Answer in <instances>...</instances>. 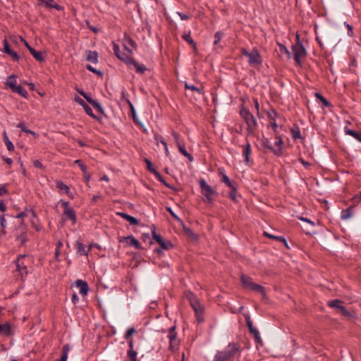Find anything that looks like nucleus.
I'll return each mask as SVG.
<instances>
[{
  "instance_id": "1",
  "label": "nucleus",
  "mask_w": 361,
  "mask_h": 361,
  "mask_svg": "<svg viewBox=\"0 0 361 361\" xmlns=\"http://www.w3.org/2000/svg\"><path fill=\"white\" fill-rule=\"evenodd\" d=\"M239 350L237 344L231 343L224 350L215 354L213 361H231Z\"/></svg>"
},
{
  "instance_id": "2",
  "label": "nucleus",
  "mask_w": 361,
  "mask_h": 361,
  "mask_svg": "<svg viewBox=\"0 0 361 361\" xmlns=\"http://www.w3.org/2000/svg\"><path fill=\"white\" fill-rule=\"evenodd\" d=\"M200 187L204 197V201L209 204L213 203L214 196L217 195V192L207 184L204 179L200 180Z\"/></svg>"
},
{
  "instance_id": "3",
  "label": "nucleus",
  "mask_w": 361,
  "mask_h": 361,
  "mask_svg": "<svg viewBox=\"0 0 361 361\" xmlns=\"http://www.w3.org/2000/svg\"><path fill=\"white\" fill-rule=\"evenodd\" d=\"M297 42L292 46V50L294 55V60L295 63L298 66L301 64V59L305 57L307 51L300 41L299 35H296Z\"/></svg>"
},
{
  "instance_id": "4",
  "label": "nucleus",
  "mask_w": 361,
  "mask_h": 361,
  "mask_svg": "<svg viewBox=\"0 0 361 361\" xmlns=\"http://www.w3.org/2000/svg\"><path fill=\"white\" fill-rule=\"evenodd\" d=\"M188 299L190 301V303L193 308L194 311L197 314H201L203 312V307L202 305L199 302L198 300L195 297V295H193L192 293H189L188 295Z\"/></svg>"
},
{
  "instance_id": "5",
  "label": "nucleus",
  "mask_w": 361,
  "mask_h": 361,
  "mask_svg": "<svg viewBox=\"0 0 361 361\" xmlns=\"http://www.w3.org/2000/svg\"><path fill=\"white\" fill-rule=\"evenodd\" d=\"M328 304L331 307L339 310L343 315H350V312L341 305V300L338 299L330 300L328 302Z\"/></svg>"
},
{
  "instance_id": "6",
  "label": "nucleus",
  "mask_w": 361,
  "mask_h": 361,
  "mask_svg": "<svg viewBox=\"0 0 361 361\" xmlns=\"http://www.w3.org/2000/svg\"><path fill=\"white\" fill-rule=\"evenodd\" d=\"M113 50L114 54L121 61L127 63L130 60V56L126 54L125 52L121 51L118 45L114 42L113 43Z\"/></svg>"
},
{
  "instance_id": "7",
  "label": "nucleus",
  "mask_w": 361,
  "mask_h": 361,
  "mask_svg": "<svg viewBox=\"0 0 361 361\" xmlns=\"http://www.w3.org/2000/svg\"><path fill=\"white\" fill-rule=\"evenodd\" d=\"M3 44H4V51L8 55H9L13 61H18L19 59H20V56L19 55L14 51H13L11 48H10V46H9V44L7 41V39H4L3 41Z\"/></svg>"
},
{
  "instance_id": "8",
  "label": "nucleus",
  "mask_w": 361,
  "mask_h": 361,
  "mask_svg": "<svg viewBox=\"0 0 361 361\" xmlns=\"http://www.w3.org/2000/svg\"><path fill=\"white\" fill-rule=\"evenodd\" d=\"M248 63L250 65H257L262 63L261 56L259 51L256 49H253L250 52V55L248 56Z\"/></svg>"
},
{
  "instance_id": "9",
  "label": "nucleus",
  "mask_w": 361,
  "mask_h": 361,
  "mask_svg": "<svg viewBox=\"0 0 361 361\" xmlns=\"http://www.w3.org/2000/svg\"><path fill=\"white\" fill-rule=\"evenodd\" d=\"M247 325L251 334H253L257 343H261L262 338L260 337L259 331L255 329L250 318L247 319Z\"/></svg>"
},
{
  "instance_id": "10",
  "label": "nucleus",
  "mask_w": 361,
  "mask_h": 361,
  "mask_svg": "<svg viewBox=\"0 0 361 361\" xmlns=\"http://www.w3.org/2000/svg\"><path fill=\"white\" fill-rule=\"evenodd\" d=\"M283 142V140L281 137L277 136L276 137V140L274 142V147L272 146L271 148V151L274 152V154L277 156H280L281 154Z\"/></svg>"
},
{
  "instance_id": "11",
  "label": "nucleus",
  "mask_w": 361,
  "mask_h": 361,
  "mask_svg": "<svg viewBox=\"0 0 361 361\" xmlns=\"http://www.w3.org/2000/svg\"><path fill=\"white\" fill-rule=\"evenodd\" d=\"M126 64H128V66H133L135 68L136 72L138 73H144L145 71L147 70V68L145 65L138 63L132 57L130 58V60L128 61Z\"/></svg>"
},
{
  "instance_id": "12",
  "label": "nucleus",
  "mask_w": 361,
  "mask_h": 361,
  "mask_svg": "<svg viewBox=\"0 0 361 361\" xmlns=\"http://www.w3.org/2000/svg\"><path fill=\"white\" fill-rule=\"evenodd\" d=\"M167 337L169 339L171 348H173V344L177 345V334L176 333V326H171L169 329Z\"/></svg>"
},
{
  "instance_id": "13",
  "label": "nucleus",
  "mask_w": 361,
  "mask_h": 361,
  "mask_svg": "<svg viewBox=\"0 0 361 361\" xmlns=\"http://www.w3.org/2000/svg\"><path fill=\"white\" fill-rule=\"evenodd\" d=\"M75 284H76V286L78 288H79V293L82 295H87V292H88V285L87 283V282L81 280V279H78L75 282Z\"/></svg>"
},
{
  "instance_id": "14",
  "label": "nucleus",
  "mask_w": 361,
  "mask_h": 361,
  "mask_svg": "<svg viewBox=\"0 0 361 361\" xmlns=\"http://www.w3.org/2000/svg\"><path fill=\"white\" fill-rule=\"evenodd\" d=\"M245 119L250 129H253L257 126V119L253 114H244Z\"/></svg>"
},
{
  "instance_id": "15",
  "label": "nucleus",
  "mask_w": 361,
  "mask_h": 361,
  "mask_svg": "<svg viewBox=\"0 0 361 361\" xmlns=\"http://www.w3.org/2000/svg\"><path fill=\"white\" fill-rule=\"evenodd\" d=\"M23 257V256L19 257L16 261V269L21 275H23L24 273H27V267L22 262Z\"/></svg>"
},
{
  "instance_id": "16",
  "label": "nucleus",
  "mask_w": 361,
  "mask_h": 361,
  "mask_svg": "<svg viewBox=\"0 0 361 361\" xmlns=\"http://www.w3.org/2000/svg\"><path fill=\"white\" fill-rule=\"evenodd\" d=\"M123 42H124V47L125 48L130 52V53H132V51L129 49L127 48V46L129 45L131 47L133 48H135L136 47V43L129 36V35H127L126 34L124 36V38H123Z\"/></svg>"
},
{
  "instance_id": "17",
  "label": "nucleus",
  "mask_w": 361,
  "mask_h": 361,
  "mask_svg": "<svg viewBox=\"0 0 361 361\" xmlns=\"http://www.w3.org/2000/svg\"><path fill=\"white\" fill-rule=\"evenodd\" d=\"M240 279L241 283L245 288L250 289L252 285L254 284V282L252 281V279L245 274L241 275Z\"/></svg>"
},
{
  "instance_id": "18",
  "label": "nucleus",
  "mask_w": 361,
  "mask_h": 361,
  "mask_svg": "<svg viewBox=\"0 0 361 361\" xmlns=\"http://www.w3.org/2000/svg\"><path fill=\"white\" fill-rule=\"evenodd\" d=\"M86 59L88 61L96 63L98 61V54L96 51H87Z\"/></svg>"
},
{
  "instance_id": "19",
  "label": "nucleus",
  "mask_w": 361,
  "mask_h": 361,
  "mask_svg": "<svg viewBox=\"0 0 361 361\" xmlns=\"http://www.w3.org/2000/svg\"><path fill=\"white\" fill-rule=\"evenodd\" d=\"M118 215L122 216L124 219L128 221L131 225L135 226L138 224V220L129 214L123 212H118Z\"/></svg>"
},
{
  "instance_id": "20",
  "label": "nucleus",
  "mask_w": 361,
  "mask_h": 361,
  "mask_svg": "<svg viewBox=\"0 0 361 361\" xmlns=\"http://www.w3.org/2000/svg\"><path fill=\"white\" fill-rule=\"evenodd\" d=\"M126 241L128 245L133 246L135 248L140 247V243L139 241L133 235H129L126 238Z\"/></svg>"
},
{
  "instance_id": "21",
  "label": "nucleus",
  "mask_w": 361,
  "mask_h": 361,
  "mask_svg": "<svg viewBox=\"0 0 361 361\" xmlns=\"http://www.w3.org/2000/svg\"><path fill=\"white\" fill-rule=\"evenodd\" d=\"M251 153V146L249 142L243 147V155L245 157V161L248 164L250 161V154Z\"/></svg>"
},
{
  "instance_id": "22",
  "label": "nucleus",
  "mask_w": 361,
  "mask_h": 361,
  "mask_svg": "<svg viewBox=\"0 0 361 361\" xmlns=\"http://www.w3.org/2000/svg\"><path fill=\"white\" fill-rule=\"evenodd\" d=\"M6 85L11 90H14L16 85V77L15 75H9L6 82Z\"/></svg>"
},
{
  "instance_id": "23",
  "label": "nucleus",
  "mask_w": 361,
  "mask_h": 361,
  "mask_svg": "<svg viewBox=\"0 0 361 361\" xmlns=\"http://www.w3.org/2000/svg\"><path fill=\"white\" fill-rule=\"evenodd\" d=\"M39 2L43 4L48 8H55L57 11H62L63 8L57 4H51L46 0H37Z\"/></svg>"
},
{
  "instance_id": "24",
  "label": "nucleus",
  "mask_w": 361,
  "mask_h": 361,
  "mask_svg": "<svg viewBox=\"0 0 361 361\" xmlns=\"http://www.w3.org/2000/svg\"><path fill=\"white\" fill-rule=\"evenodd\" d=\"M69 351L70 345L68 344L64 345L62 348V354L61 358L56 360V361H67Z\"/></svg>"
},
{
  "instance_id": "25",
  "label": "nucleus",
  "mask_w": 361,
  "mask_h": 361,
  "mask_svg": "<svg viewBox=\"0 0 361 361\" xmlns=\"http://www.w3.org/2000/svg\"><path fill=\"white\" fill-rule=\"evenodd\" d=\"M11 329L8 323L0 324V334L9 336L11 334Z\"/></svg>"
},
{
  "instance_id": "26",
  "label": "nucleus",
  "mask_w": 361,
  "mask_h": 361,
  "mask_svg": "<svg viewBox=\"0 0 361 361\" xmlns=\"http://www.w3.org/2000/svg\"><path fill=\"white\" fill-rule=\"evenodd\" d=\"M32 56L38 61L42 62L44 61V57L42 51H36L35 49H30V52Z\"/></svg>"
},
{
  "instance_id": "27",
  "label": "nucleus",
  "mask_w": 361,
  "mask_h": 361,
  "mask_svg": "<svg viewBox=\"0 0 361 361\" xmlns=\"http://www.w3.org/2000/svg\"><path fill=\"white\" fill-rule=\"evenodd\" d=\"M221 174H222L221 181L223 183H224L231 189H234V187L236 186L235 184L230 180V178H228V176L227 175H226L223 172H221Z\"/></svg>"
},
{
  "instance_id": "28",
  "label": "nucleus",
  "mask_w": 361,
  "mask_h": 361,
  "mask_svg": "<svg viewBox=\"0 0 361 361\" xmlns=\"http://www.w3.org/2000/svg\"><path fill=\"white\" fill-rule=\"evenodd\" d=\"M13 92L18 93L19 95L27 97L28 95V93L27 90L23 88L21 85H16L14 90H12Z\"/></svg>"
},
{
  "instance_id": "29",
  "label": "nucleus",
  "mask_w": 361,
  "mask_h": 361,
  "mask_svg": "<svg viewBox=\"0 0 361 361\" xmlns=\"http://www.w3.org/2000/svg\"><path fill=\"white\" fill-rule=\"evenodd\" d=\"M63 214L67 216V218L70 219L73 221V223H75L76 220V214L75 211L72 208L66 209V210L63 211Z\"/></svg>"
},
{
  "instance_id": "30",
  "label": "nucleus",
  "mask_w": 361,
  "mask_h": 361,
  "mask_svg": "<svg viewBox=\"0 0 361 361\" xmlns=\"http://www.w3.org/2000/svg\"><path fill=\"white\" fill-rule=\"evenodd\" d=\"M315 97H317L318 102H319V104H321L322 106H330V103L329 102V101L325 97H324L321 94L316 92Z\"/></svg>"
},
{
  "instance_id": "31",
  "label": "nucleus",
  "mask_w": 361,
  "mask_h": 361,
  "mask_svg": "<svg viewBox=\"0 0 361 361\" xmlns=\"http://www.w3.org/2000/svg\"><path fill=\"white\" fill-rule=\"evenodd\" d=\"M4 141L8 151H13L14 149V145L8 139L6 131H4Z\"/></svg>"
},
{
  "instance_id": "32",
  "label": "nucleus",
  "mask_w": 361,
  "mask_h": 361,
  "mask_svg": "<svg viewBox=\"0 0 361 361\" xmlns=\"http://www.w3.org/2000/svg\"><path fill=\"white\" fill-rule=\"evenodd\" d=\"M77 253L79 255H87L84 245L80 242L76 243Z\"/></svg>"
},
{
  "instance_id": "33",
  "label": "nucleus",
  "mask_w": 361,
  "mask_h": 361,
  "mask_svg": "<svg viewBox=\"0 0 361 361\" xmlns=\"http://www.w3.org/2000/svg\"><path fill=\"white\" fill-rule=\"evenodd\" d=\"M57 188H59L61 190H63L67 195L70 192V189L68 186L63 183L62 181L58 180L56 183Z\"/></svg>"
},
{
  "instance_id": "34",
  "label": "nucleus",
  "mask_w": 361,
  "mask_h": 361,
  "mask_svg": "<svg viewBox=\"0 0 361 361\" xmlns=\"http://www.w3.org/2000/svg\"><path fill=\"white\" fill-rule=\"evenodd\" d=\"M250 289L259 293L262 296H265V288L261 285L254 283Z\"/></svg>"
},
{
  "instance_id": "35",
  "label": "nucleus",
  "mask_w": 361,
  "mask_h": 361,
  "mask_svg": "<svg viewBox=\"0 0 361 361\" xmlns=\"http://www.w3.org/2000/svg\"><path fill=\"white\" fill-rule=\"evenodd\" d=\"M178 149H179V152L183 154L184 155L185 157H186L187 158H188L190 161H192V157L187 152L185 147L182 145V143H178Z\"/></svg>"
},
{
  "instance_id": "36",
  "label": "nucleus",
  "mask_w": 361,
  "mask_h": 361,
  "mask_svg": "<svg viewBox=\"0 0 361 361\" xmlns=\"http://www.w3.org/2000/svg\"><path fill=\"white\" fill-rule=\"evenodd\" d=\"M132 116L133 121L140 126L141 129L143 130L144 133L148 134L147 129L145 128L143 123L139 120L137 114H132Z\"/></svg>"
},
{
  "instance_id": "37",
  "label": "nucleus",
  "mask_w": 361,
  "mask_h": 361,
  "mask_svg": "<svg viewBox=\"0 0 361 361\" xmlns=\"http://www.w3.org/2000/svg\"><path fill=\"white\" fill-rule=\"evenodd\" d=\"M291 136L294 140L301 138V133L298 127L295 126L290 130Z\"/></svg>"
},
{
  "instance_id": "38",
  "label": "nucleus",
  "mask_w": 361,
  "mask_h": 361,
  "mask_svg": "<svg viewBox=\"0 0 361 361\" xmlns=\"http://www.w3.org/2000/svg\"><path fill=\"white\" fill-rule=\"evenodd\" d=\"M345 134L353 136L354 138H355L357 140L360 139V134L351 129L348 128L347 127L344 129Z\"/></svg>"
},
{
  "instance_id": "39",
  "label": "nucleus",
  "mask_w": 361,
  "mask_h": 361,
  "mask_svg": "<svg viewBox=\"0 0 361 361\" xmlns=\"http://www.w3.org/2000/svg\"><path fill=\"white\" fill-rule=\"evenodd\" d=\"M352 216L350 208H348L346 209L342 210L341 212V219L343 220H347Z\"/></svg>"
},
{
  "instance_id": "40",
  "label": "nucleus",
  "mask_w": 361,
  "mask_h": 361,
  "mask_svg": "<svg viewBox=\"0 0 361 361\" xmlns=\"http://www.w3.org/2000/svg\"><path fill=\"white\" fill-rule=\"evenodd\" d=\"M279 47L280 52L282 54H286L288 56V58L290 59V52L287 49V47L282 44H279Z\"/></svg>"
},
{
  "instance_id": "41",
  "label": "nucleus",
  "mask_w": 361,
  "mask_h": 361,
  "mask_svg": "<svg viewBox=\"0 0 361 361\" xmlns=\"http://www.w3.org/2000/svg\"><path fill=\"white\" fill-rule=\"evenodd\" d=\"M183 39L188 42L190 44H191L194 48H195L196 47V44L195 42H194V40L192 39L191 36H190V33H188V34H184L183 36Z\"/></svg>"
},
{
  "instance_id": "42",
  "label": "nucleus",
  "mask_w": 361,
  "mask_h": 361,
  "mask_svg": "<svg viewBox=\"0 0 361 361\" xmlns=\"http://www.w3.org/2000/svg\"><path fill=\"white\" fill-rule=\"evenodd\" d=\"M95 120L98 121L100 123H102L104 119L106 118V114H89Z\"/></svg>"
},
{
  "instance_id": "43",
  "label": "nucleus",
  "mask_w": 361,
  "mask_h": 361,
  "mask_svg": "<svg viewBox=\"0 0 361 361\" xmlns=\"http://www.w3.org/2000/svg\"><path fill=\"white\" fill-rule=\"evenodd\" d=\"M146 164H147V169L152 172L153 174H154L157 171L156 170V169L154 167L152 163L147 159H145V160Z\"/></svg>"
},
{
  "instance_id": "44",
  "label": "nucleus",
  "mask_w": 361,
  "mask_h": 361,
  "mask_svg": "<svg viewBox=\"0 0 361 361\" xmlns=\"http://www.w3.org/2000/svg\"><path fill=\"white\" fill-rule=\"evenodd\" d=\"M128 357L130 358V361H136L137 358V352L134 350H128L127 352Z\"/></svg>"
},
{
  "instance_id": "45",
  "label": "nucleus",
  "mask_w": 361,
  "mask_h": 361,
  "mask_svg": "<svg viewBox=\"0 0 361 361\" xmlns=\"http://www.w3.org/2000/svg\"><path fill=\"white\" fill-rule=\"evenodd\" d=\"M75 164H77L80 168V169L83 172V175L86 176L87 168L85 165L82 164V161L80 159H77L75 161Z\"/></svg>"
},
{
  "instance_id": "46",
  "label": "nucleus",
  "mask_w": 361,
  "mask_h": 361,
  "mask_svg": "<svg viewBox=\"0 0 361 361\" xmlns=\"http://www.w3.org/2000/svg\"><path fill=\"white\" fill-rule=\"evenodd\" d=\"M154 175L159 182L163 183L165 186L170 188V185L165 181V180L163 178V177L158 171H157Z\"/></svg>"
},
{
  "instance_id": "47",
  "label": "nucleus",
  "mask_w": 361,
  "mask_h": 361,
  "mask_svg": "<svg viewBox=\"0 0 361 361\" xmlns=\"http://www.w3.org/2000/svg\"><path fill=\"white\" fill-rule=\"evenodd\" d=\"M135 329L133 328V327H130L129 329H128V330L126 331L125 335H124V338L126 340H128L129 338L135 333Z\"/></svg>"
},
{
  "instance_id": "48",
  "label": "nucleus",
  "mask_w": 361,
  "mask_h": 361,
  "mask_svg": "<svg viewBox=\"0 0 361 361\" xmlns=\"http://www.w3.org/2000/svg\"><path fill=\"white\" fill-rule=\"evenodd\" d=\"M86 68L88 71H90L94 73H96L97 75H98L99 76H102L103 75V73L101 71L97 70L96 68H93L91 65H89V64L87 65Z\"/></svg>"
},
{
  "instance_id": "49",
  "label": "nucleus",
  "mask_w": 361,
  "mask_h": 361,
  "mask_svg": "<svg viewBox=\"0 0 361 361\" xmlns=\"http://www.w3.org/2000/svg\"><path fill=\"white\" fill-rule=\"evenodd\" d=\"M18 128H19L20 129H21V130L27 133H30V134H32V135H35V132L30 130H28L26 128L25 124L23 123H20L18 124Z\"/></svg>"
},
{
  "instance_id": "50",
  "label": "nucleus",
  "mask_w": 361,
  "mask_h": 361,
  "mask_svg": "<svg viewBox=\"0 0 361 361\" xmlns=\"http://www.w3.org/2000/svg\"><path fill=\"white\" fill-rule=\"evenodd\" d=\"M229 197L233 200L237 201V188L234 187V189H231V191L229 192Z\"/></svg>"
},
{
  "instance_id": "51",
  "label": "nucleus",
  "mask_w": 361,
  "mask_h": 361,
  "mask_svg": "<svg viewBox=\"0 0 361 361\" xmlns=\"http://www.w3.org/2000/svg\"><path fill=\"white\" fill-rule=\"evenodd\" d=\"M222 36H223V33L221 32H216L214 34V45H216L221 41Z\"/></svg>"
},
{
  "instance_id": "52",
  "label": "nucleus",
  "mask_w": 361,
  "mask_h": 361,
  "mask_svg": "<svg viewBox=\"0 0 361 361\" xmlns=\"http://www.w3.org/2000/svg\"><path fill=\"white\" fill-rule=\"evenodd\" d=\"M92 102V103L91 104V105H92V106L95 108L99 111V113H104L102 106L97 101L94 100Z\"/></svg>"
},
{
  "instance_id": "53",
  "label": "nucleus",
  "mask_w": 361,
  "mask_h": 361,
  "mask_svg": "<svg viewBox=\"0 0 361 361\" xmlns=\"http://www.w3.org/2000/svg\"><path fill=\"white\" fill-rule=\"evenodd\" d=\"M152 236H153L154 240H155L158 244L159 243V242H161V240H163L162 237H161L160 235H159V234H157V233H156L155 229H154V231H152Z\"/></svg>"
},
{
  "instance_id": "54",
  "label": "nucleus",
  "mask_w": 361,
  "mask_h": 361,
  "mask_svg": "<svg viewBox=\"0 0 361 361\" xmlns=\"http://www.w3.org/2000/svg\"><path fill=\"white\" fill-rule=\"evenodd\" d=\"M185 89L191 90L192 91H196V92H197L199 93H201L200 90L197 87H196L195 85H190L185 83Z\"/></svg>"
},
{
  "instance_id": "55",
  "label": "nucleus",
  "mask_w": 361,
  "mask_h": 361,
  "mask_svg": "<svg viewBox=\"0 0 361 361\" xmlns=\"http://www.w3.org/2000/svg\"><path fill=\"white\" fill-rule=\"evenodd\" d=\"M347 28H348V35L350 36V37H353V27L349 25L348 23H347L346 22H345L344 23Z\"/></svg>"
},
{
  "instance_id": "56",
  "label": "nucleus",
  "mask_w": 361,
  "mask_h": 361,
  "mask_svg": "<svg viewBox=\"0 0 361 361\" xmlns=\"http://www.w3.org/2000/svg\"><path fill=\"white\" fill-rule=\"evenodd\" d=\"M172 136H173V140H175L176 143L177 144V145H178V143H181L179 140V134L176 133V132H173L172 133Z\"/></svg>"
},
{
  "instance_id": "57",
  "label": "nucleus",
  "mask_w": 361,
  "mask_h": 361,
  "mask_svg": "<svg viewBox=\"0 0 361 361\" xmlns=\"http://www.w3.org/2000/svg\"><path fill=\"white\" fill-rule=\"evenodd\" d=\"M177 14L179 16L181 20H186L190 18V16L185 13L178 12Z\"/></svg>"
},
{
  "instance_id": "58",
  "label": "nucleus",
  "mask_w": 361,
  "mask_h": 361,
  "mask_svg": "<svg viewBox=\"0 0 361 361\" xmlns=\"http://www.w3.org/2000/svg\"><path fill=\"white\" fill-rule=\"evenodd\" d=\"M75 102L78 104H80L81 106L85 104V102L80 97L76 96L74 99Z\"/></svg>"
},
{
  "instance_id": "59",
  "label": "nucleus",
  "mask_w": 361,
  "mask_h": 361,
  "mask_svg": "<svg viewBox=\"0 0 361 361\" xmlns=\"http://www.w3.org/2000/svg\"><path fill=\"white\" fill-rule=\"evenodd\" d=\"M0 224L3 228L6 227V221L4 216H0Z\"/></svg>"
},
{
  "instance_id": "60",
  "label": "nucleus",
  "mask_w": 361,
  "mask_h": 361,
  "mask_svg": "<svg viewBox=\"0 0 361 361\" xmlns=\"http://www.w3.org/2000/svg\"><path fill=\"white\" fill-rule=\"evenodd\" d=\"M352 200L355 202V203H357L358 201H361V193L360 194H357L356 195H355Z\"/></svg>"
},
{
  "instance_id": "61",
  "label": "nucleus",
  "mask_w": 361,
  "mask_h": 361,
  "mask_svg": "<svg viewBox=\"0 0 361 361\" xmlns=\"http://www.w3.org/2000/svg\"><path fill=\"white\" fill-rule=\"evenodd\" d=\"M159 245L161 247L162 249L166 250L169 248L168 244L164 240L159 242Z\"/></svg>"
},
{
  "instance_id": "62",
  "label": "nucleus",
  "mask_w": 361,
  "mask_h": 361,
  "mask_svg": "<svg viewBox=\"0 0 361 361\" xmlns=\"http://www.w3.org/2000/svg\"><path fill=\"white\" fill-rule=\"evenodd\" d=\"M167 211L173 216L176 219L180 220L179 217L173 212L171 207H167Z\"/></svg>"
},
{
  "instance_id": "63",
  "label": "nucleus",
  "mask_w": 361,
  "mask_h": 361,
  "mask_svg": "<svg viewBox=\"0 0 361 361\" xmlns=\"http://www.w3.org/2000/svg\"><path fill=\"white\" fill-rule=\"evenodd\" d=\"M85 113H92L91 108L85 103V104L82 105Z\"/></svg>"
},
{
  "instance_id": "64",
  "label": "nucleus",
  "mask_w": 361,
  "mask_h": 361,
  "mask_svg": "<svg viewBox=\"0 0 361 361\" xmlns=\"http://www.w3.org/2000/svg\"><path fill=\"white\" fill-rule=\"evenodd\" d=\"M241 54L243 55V56H245L247 57H248L250 55V52H249L247 49H245V48H242L241 50Z\"/></svg>"
}]
</instances>
